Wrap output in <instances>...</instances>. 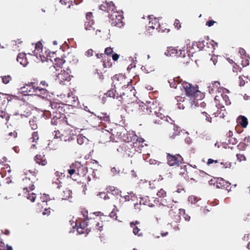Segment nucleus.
Instances as JSON below:
<instances>
[{"label": "nucleus", "instance_id": "1", "mask_svg": "<svg viewBox=\"0 0 250 250\" xmlns=\"http://www.w3.org/2000/svg\"><path fill=\"white\" fill-rule=\"evenodd\" d=\"M59 118H52L51 124L56 126L53 135L54 138L60 139L65 142L68 141L71 143V148H73L76 145L75 138L72 130L67 126L64 122Z\"/></svg>", "mask_w": 250, "mask_h": 250}, {"label": "nucleus", "instance_id": "2", "mask_svg": "<svg viewBox=\"0 0 250 250\" xmlns=\"http://www.w3.org/2000/svg\"><path fill=\"white\" fill-rule=\"evenodd\" d=\"M51 111H49L50 114H52V118H59L60 120L62 119L63 122H64L66 125L74 126L75 124L77 122V115L74 113L68 114L67 116L64 115L62 113L63 111L62 107L57 103H50Z\"/></svg>", "mask_w": 250, "mask_h": 250}, {"label": "nucleus", "instance_id": "3", "mask_svg": "<svg viewBox=\"0 0 250 250\" xmlns=\"http://www.w3.org/2000/svg\"><path fill=\"white\" fill-rule=\"evenodd\" d=\"M102 216H104L103 213L100 211L90 213L89 216L87 217V223L89 226L87 229L101 230L103 227Z\"/></svg>", "mask_w": 250, "mask_h": 250}, {"label": "nucleus", "instance_id": "4", "mask_svg": "<svg viewBox=\"0 0 250 250\" xmlns=\"http://www.w3.org/2000/svg\"><path fill=\"white\" fill-rule=\"evenodd\" d=\"M160 104L157 101H149L146 103H142L139 104L138 114L140 115H149L150 116L153 112H156L160 109Z\"/></svg>", "mask_w": 250, "mask_h": 250}, {"label": "nucleus", "instance_id": "5", "mask_svg": "<svg viewBox=\"0 0 250 250\" xmlns=\"http://www.w3.org/2000/svg\"><path fill=\"white\" fill-rule=\"evenodd\" d=\"M21 92L24 95H35L39 97V95L45 94L46 91L43 88L38 87V83L32 82L25 84L20 88Z\"/></svg>", "mask_w": 250, "mask_h": 250}, {"label": "nucleus", "instance_id": "6", "mask_svg": "<svg viewBox=\"0 0 250 250\" xmlns=\"http://www.w3.org/2000/svg\"><path fill=\"white\" fill-rule=\"evenodd\" d=\"M152 16H149L148 19L149 22L148 24V27L146 31V34H150L152 33V30L156 29L158 32H169L170 29H162V25L159 22V20L156 18H152Z\"/></svg>", "mask_w": 250, "mask_h": 250}, {"label": "nucleus", "instance_id": "7", "mask_svg": "<svg viewBox=\"0 0 250 250\" xmlns=\"http://www.w3.org/2000/svg\"><path fill=\"white\" fill-rule=\"evenodd\" d=\"M164 110L160 104V109L156 111V112H153L150 116L149 120L151 123L155 125H161L163 124L165 115H164Z\"/></svg>", "mask_w": 250, "mask_h": 250}, {"label": "nucleus", "instance_id": "8", "mask_svg": "<svg viewBox=\"0 0 250 250\" xmlns=\"http://www.w3.org/2000/svg\"><path fill=\"white\" fill-rule=\"evenodd\" d=\"M108 18L111 24L113 26L121 27L123 26V16L116 10L108 14Z\"/></svg>", "mask_w": 250, "mask_h": 250}, {"label": "nucleus", "instance_id": "9", "mask_svg": "<svg viewBox=\"0 0 250 250\" xmlns=\"http://www.w3.org/2000/svg\"><path fill=\"white\" fill-rule=\"evenodd\" d=\"M223 93L220 95H217L214 98V102L218 108H221L224 107L222 101L224 102V104L226 105H229L231 104V102L229 96L226 94V93H229V91L224 88L222 89Z\"/></svg>", "mask_w": 250, "mask_h": 250}, {"label": "nucleus", "instance_id": "10", "mask_svg": "<svg viewBox=\"0 0 250 250\" xmlns=\"http://www.w3.org/2000/svg\"><path fill=\"white\" fill-rule=\"evenodd\" d=\"M167 162L170 167H178L184 164V159L179 154L175 155L167 153Z\"/></svg>", "mask_w": 250, "mask_h": 250}, {"label": "nucleus", "instance_id": "11", "mask_svg": "<svg viewBox=\"0 0 250 250\" xmlns=\"http://www.w3.org/2000/svg\"><path fill=\"white\" fill-rule=\"evenodd\" d=\"M2 160L3 161H1V177L3 178L6 177L5 179L3 180V182H5L7 184H9L11 183V180L10 179L11 168L8 164H2L3 162H7L6 157H3Z\"/></svg>", "mask_w": 250, "mask_h": 250}, {"label": "nucleus", "instance_id": "12", "mask_svg": "<svg viewBox=\"0 0 250 250\" xmlns=\"http://www.w3.org/2000/svg\"><path fill=\"white\" fill-rule=\"evenodd\" d=\"M181 85L183 89L185 90L186 95L188 96L196 97L198 93H200L198 90V86H194L186 82H183Z\"/></svg>", "mask_w": 250, "mask_h": 250}, {"label": "nucleus", "instance_id": "13", "mask_svg": "<svg viewBox=\"0 0 250 250\" xmlns=\"http://www.w3.org/2000/svg\"><path fill=\"white\" fill-rule=\"evenodd\" d=\"M130 141L132 144L135 152H141L144 146L145 140L143 138L139 137L136 135L130 136Z\"/></svg>", "mask_w": 250, "mask_h": 250}, {"label": "nucleus", "instance_id": "14", "mask_svg": "<svg viewBox=\"0 0 250 250\" xmlns=\"http://www.w3.org/2000/svg\"><path fill=\"white\" fill-rule=\"evenodd\" d=\"M112 81L115 88L116 86L126 87L130 83L125 76L121 74L114 75L112 78Z\"/></svg>", "mask_w": 250, "mask_h": 250}, {"label": "nucleus", "instance_id": "15", "mask_svg": "<svg viewBox=\"0 0 250 250\" xmlns=\"http://www.w3.org/2000/svg\"><path fill=\"white\" fill-rule=\"evenodd\" d=\"M20 187L23 189L25 194L28 192L29 190L32 191L35 188L33 182L31 181L30 179L27 177L23 178L20 183Z\"/></svg>", "mask_w": 250, "mask_h": 250}, {"label": "nucleus", "instance_id": "16", "mask_svg": "<svg viewBox=\"0 0 250 250\" xmlns=\"http://www.w3.org/2000/svg\"><path fill=\"white\" fill-rule=\"evenodd\" d=\"M70 70L67 68V70H62L60 73L57 76V80L59 83L64 84L65 82H69L71 80V76L70 74Z\"/></svg>", "mask_w": 250, "mask_h": 250}, {"label": "nucleus", "instance_id": "17", "mask_svg": "<svg viewBox=\"0 0 250 250\" xmlns=\"http://www.w3.org/2000/svg\"><path fill=\"white\" fill-rule=\"evenodd\" d=\"M121 103L125 105V110L127 112L131 113L134 111H137L138 112L139 105L138 103L132 102L131 101H128L125 97L124 100L121 101Z\"/></svg>", "mask_w": 250, "mask_h": 250}, {"label": "nucleus", "instance_id": "18", "mask_svg": "<svg viewBox=\"0 0 250 250\" xmlns=\"http://www.w3.org/2000/svg\"><path fill=\"white\" fill-rule=\"evenodd\" d=\"M157 196L159 198H163V200H162V204L167 206L168 208H172V203H177V201H174L173 200H172L171 199H168V201H167V199L165 198H167V192L166 191L163 189V188H161L160 190H159L157 192Z\"/></svg>", "mask_w": 250, "mask_h": 250}, {"label": "nucleus", "instance_id": "19", "mask_svg": "<svg viewBox=\"0 0 250 250\" xmlns=\"http://www.w3.org/2000/svg\"><path fill=\"white\" fill-rule=\"evenodd\" d=\"M124 129L122 127L116 126L113 128L110 129L111 134L112 135V138L113 142H118V140L121 138L122 134V130Z\"/></svg>", "mask_w": 250, "mask_h": 250}, {"label": "nucleus", "instance_id": "20", "mask_svg": "<svg viewBox=\"0 0 250 250\" xmlns=\"http://www.w3.org/2000/svg\"><path fill=\"white\" fill-rule=\"evenodd\" d=\"M74 168L77 169V175L80 177H83L87 173V168L85 166L82 165L79 162L74 163Z\"/></svg>", "mask_w": 250, "mask_h": 250}, {"label": "nucleus", "instance_id": "21", "mask_svg": "<svg viewBox=\"0 0 250 250\" xmlns=\"http://www.w3.org/2000/svg\"><path fill=\"white\" fill-rule=\"evenodd\" d=\"M112 136L110 130L104 129L100 135V141L103 144L112 141Z\"/></svg>", "mask_w": 250, "mask_h": 250}, {"label": "nucleus", "instance_id": "22", "mask_svg": "<svg viewBox=\"0 0 250 250\" xmlns=\"http://www.w3.org/2000/svg\"><path fill=\"white\" fill-rule=\"evenodd\" d=\"M96 56L97 58L102 60L103 65L104 68H110L112 66V63L111 59L109 56H106L105 54H96Z\"/></svg>", "mask_w": 250, "mask_h": 250}, {"label": "nucleus", "instance_id": "23", "mask_svg": "<svg viewBox=\"0 0 250 250\" xmlns=\"http://www.w3.org/2000/svg\"><path fill=\"white\" fill-rule=\"evenodd\" d=\"M156 198L152 197V194L150 193L149 195L146 196L141 198L142 201L143 202L144 205H147L150 207H152L155 206L156 202Z\"/></svg>", "mask_w": 250, "mask_h": 250}, {"label": "nucleus", "instance_id": "24", "mask_svg": "<svg viewBox=\"0 0 250 250\" xmlns=\"http://www.w3.org/2000/svg\"><path fill=\"white\" fill-rule=\"evenodd\" d=\"M100 9L103 11L107 12L109 14L113 10H116V7L112 2H105L100 6Z\"/></svg>", "mask_w": 250, "mask_h": 250}, {"label": "nucleus", "instance_id": "25", "mask_svg": "<svg viewBox=\"0 0 250 250\" xmlns=\"http://www.w3.org/2000/svg\"><path fill=\"white\" fill-rule=\"evenodd\" d=\"M105 94L107 97L112 98L113 99H119V101L121 102L124 100V98L125 96V93H123V95L119 96L118 94L116 93V90L114 88H111L110 90H108Z\"/></svg>", "mask_w": 250, "mask_h": 250}, {"label": "nucleus", "instance_id": "26", "mask_svg": "<svg viewBox=\"0 0 250 250\" xmlns=\"http://www.w3.org/2000/svg\"><path fill=\"white\" fill-rule=\"evenodd\" d=\"M34 160L37 164L42 166H45L48 163L45 155L43 153L36 155L34 157Z\"/></svg>", "mask_w": 250, "mask_h": 250}, {"label": "nucleus", "instance_id": "27", "mask_svg": "<svg viewBox=\"0 0 250 250\" xmlns=\"http://www.w3.org/2000/svg\"><path fill=\"white\" fill-rule=\"evenodd\" d=\"M123 148L129 156H132L135 152L131 141L124 144Z\"/></svg>", "mask_w": 250, "mask_h": 250}, {"label": "nucleus", "instance_id": "28", "mask_svg": "<svg viewBox=\"0 0 250 250\" xmlns=\"http://www.w3.org/2000/svg\"><path fill=\"white\" fill-rule=\"evenodd\" d=\"M172 131L169 132L168 135L170 139H174L176 136L180 135L181 130L180 127L175 125H172Z\"/></svg>", "mask_w": 250, "mask_h": 250}, {"label": "nucleus", "instance_id": "29", "mask_svg": "<svg viewBox=\"0 0 250 250\" xmlns=\"http://www.w3.org/2000/svg\"><path fill=\"white\" fill-rule=\"evenodd\" d=\"M198 118L199 120L201 122L206 121L208 123L212 122V118L210 117L209 115L205 111H201V112L198 115Z\"/></svg>", "mask_w": 250, "mask_h": 250}, {"label": "nucleus", "instance_id": "30", "mask_svg": "<svg viewBox=\"0 0 250 250\" xmlns=\"http://www.w3.org/2000/svg\"><path fill=\"white\" fill-rule=\"evenodd\" d=\"M229 184L222 178H217L216 183L217 188H227L229 187Z\"/></svg>", "mask_w": 250, "mask_h": 250}, {"label": "nucleus", "instance_id": "31", "mask_svg": "<svg viewBox=\"0 0 250 250\" xmlns=\"http://www.w3.org/2000/svg\"><path fill=\"white\" fill-rule=\"evenodd\" d=\"M17 61L23 66H26L28 63L26 57V54L23 53H20L18 54Z\"/></svg>", "mask_w": 250, "mask_h": 250}, {"label": "nucleus", "instance_id": "32", "mask_svg": "<svg viewBox=\"0 0 250 250\" xmlns=\"http://www.w3.org/2000/svg\"><path fill=\"white\" fill-rule=\"evenodd\" d=\"M237 123L243 128H246L248 124L247 118L244 116L240 115L237 119Z\"/></svg>", "mask_w": 250, "mask_h": 250}, {"label": "nucleus", "instance_id": "33", "mask_svg": "<svg viewBox=\"0 0 250 250\" xmlns=\"http://www.w3.org/2000/svg\"><path fill=\"white\" fill-rule=\"evenodd\" d=\"M96 116V115H95ZM97 117L101 120L102 124H105L106 123H110V118L109 115L106 113H100L99 114L97 115Z\"/></svg>", "mask_w": 250, "mask_h": 250}, {"label": "nucleus", "instance_id": "34", "mask_svg": "<svg viewBox=\"0 0 250 250\" xmlns=\"http://www.w3.org/2000/svg\"><path fill=\"white\" fill-rule=\"evenodd\" d=\"M11 98L8 95L1 93V104L5 107H6Z\"/></svg>", "mask_w": 250, "mask_h": 250}, {"label": "nucleus", "instance_id": "35", "mask_svg": "<svg viewBox=\"0 0 250 250\" xmlns=\"http://www.w3.org/2000/svg\"><path fill=\"white\" fill-rule=\"evenodd\" d=\"M72 191L68 188H65L61 194V198L62 200H67L71 197Z\"/></svg>", "mask_w": 250, "mask_h": 250}, {"label": "nucleus", "instance_id": "36", "mask_svg": "<svg viewBox=\"0 0 250 250\" xmlns=\"http://www.w3.org/2000/svg\"><path fill=\"white\" fill-rule=\"evenodd\" d=\"M65 61L61 58H57L55 59V62L54 63V67L57 70V68H62L63 64L65 62Z\"/></svg>", "mask_w": 250, "mask_h": 250}, {"label": "nucleus", "instance_id": "37", "mask_svg": "<svg viewBox=\"0 0 250 250\" xmlns=\"http://www.w3.org/2000/svg\"><path fill=\"white\" fill-rule=\"evenodd\" d=\"M248 80L250 81V77L249 79L248 77L243 75L240 76L238 78V82L239 85L240 86H244L246 83L248 82Z\"/></svg>", "mask_w": 250, "mask_h": 250}, {"label": "nucleus", "instance_id": "38", "mask_svg": "<svg viewBox=\"0 0 250 250\" xmlns=\"http://www.w3.org/2000/svg\"><path fill=\"white\" fill-rule=\"evenodd\" d=\"M48 86V84L46 83L45 81H42L41 82L40 84H38V87H40L42 88H43L45 91V94H42V95H39V97H42L44 98V97L47 95V90L46 89V87Z\"/></svg>", "mask_w": 250, "mask_h": 250}, {"label": "nucleus", "instance_id": "39", "mask_svg": "<svg viewBox=\"0 0 250 250\" xmlns=\"http://www.w3.org/2000/svg\"><path fill=\"white\" fill-rule=\"evenodd\" d=\"M10 118L9 115L5 112L1 111V122L5 124H7V121Z\"/></svg>", "mask_w": 250, "mask_h": 250}, {"label": "nucleus", "instance_id": "40", "mask_svg": "<svg viewBox=\"0 0 250 250\" xmlns=\"http://www.w3.org/2000/svg\"><path fill=\"white\" fill-rule=\"evenodd\" d=\"M187 52L186 51L185 49H179L178 51V52L176 55V57H180L182 58H186L187 56L188 57H189V54H187Z\"/></svg>", "mask_w": 250, "mask_h": 250}, {"label": "nucleus", "instance_id": "41", "mask_svg": "<svg viewBox=\"0 0 250 250\" xmlns=\"http://www.w3.org/2000/svg\"><path fill=\"white\" fill-rule=\"evenodd\" d=\"M181 80L180 77H177L174 78L173 80V82H169L170 85L171 87H173L174 88H176L177 87V85L180 84L181 82Z\"/></svg>", "mask_w": 250, "mask_h": 250}, {"label": "nucleus", "instance_id": "42", "mask_svg": "<svg viewBox=\"0 0 250 250\" xmlns=\"http://www.w3.org/2000/svg\"><path fill=\"white\" fill-rule=\"evenodd\" d=\"M94 22L85 21L84 24V28L86 30L94 31L95 28L93 26Z\"/></svg>", "mask_w": 250, "mask_h": 250}, {"label": "nucleus", "instance_id": "43", "mask_svg": "<svg viewBox=\"0 0 250 250\" xmlns=\"http://www.w3.org/2000/svg\"><path fill=\"white\" fill-rule=\"evenodd\" d=\"M199 105H200V106L201 107H203L204 108L206 106V104L203 102H201V101H192L191 102V107H198L199 106Z\"/></svg>", "mask_w": 250, "mask_h": 250}, {"label": "nucleus", "instance_id": "44", "mask_svg": "<svg viewBox=\"0 0 250 250\" xmlns=\"http://www.w3.org/2000/svg\"><path fill=\"white\" fill-rule=\"evenodd\" d=\"M74 163L72 164L70 166V168L68 169L67 171L68 174L71 176L74 175V177L75 176V175H77V169L74 168Z\"/></svg>", "mask_w": 250, "mask_h": 250}, {"label": "nucleus", "instance_id": "45", "mask_svg": "<svg viewBox=\"0 0 250 250\" xmlns=\"http://www.w3.org/2000/svg\"><path fill=\"white\" fill-rule=\"evenodd\" d=\"M25 194V196L27 199L30 200L32 202H34L36 198V195L34 193H29V191L28 192H27Z\"/></svg>", "mask_w": 250, "mask_h": 250}, {"label": "nucleus", "instance_id": "46", "mask_svg": "<svg viewBox=\"0 0 250 250\" xmlns=\"http://www.w3.org/2000/svg\"><path fill=\"white\" fill-rule=\"evenodd\" d=\"M181 169L182 171L179 173L180 175H183L185 178L188 177V172H187V166L186 165H181Z\"/></svg>", "mask_w": 250, "mask_h": 250}, {"label": "nucleus", "instance_id": "47", "mask_svg": "<svg viewBox=\"0 0 250 250\" xmlns=\"http://www.w3.org/2000/svg\"><path fill=\"white\" fill-rule=\"evenodd\" d=\"M32 142H37L39 139V136L38 131H34L32 134V137L30 139Z\"/></svg>", "mask_w": 250, "mask_h": 250}, {"label": "nucleus", "instance_id": "48", "mask_svg": "<svg viewBox=\"0 0 250 250\" xmlns=\"http://www.w3.org/2000/svg\"><path fill=\"white\" fill-rule=\"evenodd\" d=\"M178 50V47H170L168 48V51L170 55L176 56Z\"/></svg>", "mask_w": 250, "mask_h": 250}, {"label": "nucleus", "instance_id": "49", "mask_svg": "<svg viewBox=\"0 0 250 250\" xmlns=\"http://www.w3.org/2000/svg\"><path fill=\"white\" fill-rule=\"evenodd\" d=\"M249 64V60L246 56L242 57L241 65L243 67L246 66Z\"/></svg>", "mask_w": 250, "mask_h": 250}, {"label": "nucleus", "instance_id": "50", "mask_svg": "<svg viewBox=\"0 0 250 250\" xmlns=\"http://www.w3.org/2000/svg\"><path fill=\"white\" fill-rule=\"evenodd\" d=\"M42 45L41 42H38L35 45V50L34 51V54L37 56L38 52L40 50H42Z\"/></svg>", "mask_w": 250, "mask_h": 250}, {"label": "nucleus", "instance_id": "51", "mask_svg": "<svg viewBox=\"0 0 250 250\" xmlns=\"http://www.w3.org/2000/svg\"><path fill=\"white\" fill-rule=\"evenodd\" d=\"M1 77L2 83L4 84H7L12 80V77L9 75Z\"/></svg>", "mask_w": 250, "mask_h": 250}, {"label": "nucleus", "instance_id": "52", "mask_svg": "<svg viewBox=\"0 0 250 250\" xmlns=\"http://www.w3.org/2000/svg\"><path fill=\"white\" fill-rule=\"evenodd\" d=\"M29 125L31 128L33 130L36 129L38 128L36 121L34 119H31L29 121Z\"/></svg>", "mask_w": 250, "mask_h": 250}, {"label": "nucleus", "instance_id": "53", "mask_svg": "<svg viewBox=\"0 0 250 250\" xmlns=\"http://www.w3.org/2000/svg\"><path fill=\"white\" fill-rule=\"evenodd\" d=\"M132 228H133V232L135 235H137L138 236L142 235L141 229H139L137 226H133V227Z\"/></svg>", "mask_w": 250, "mask_h": 250}, {"label": "nucleus", "instance_id": "54", "mask_svg": "<svg viewBox=\"0 0 250 250\" xmlns=\"http://www.w3.org/2000/svg\"><path fill=\"white\" fill-rule=\"evenodd\" d=\"M71 97L70 95V93H69L68 94V99L66 101V102L67 103L68 105H72L73 104H75L77 101H76L75 98L74 97H72V98L73 100H70V98Z\"/></svg>", "mask_w": 250, "mask_h": 250}, {"label": "nucleus", "instance_id": "55", "mask_svg": "<svg viewBox=\"0 0 250 250\" xmlns=\"http://www.w3.org/2000/svg\"><path fill=\"white\" fill-rule=\"evenodd\" d=\"M179 214L181 215H185L184 218L185 220L188 221L190 220V216H188V214H186L185 210L184 209H179Z\"/></svg>", "mask_w": 250, "mask_h": 250}, {"label": "nucleus", "instance_id": "56", "mask_svg": "<svg viewBox=\"0 0 250 250\" xmlns=\"http://www.w3.org/2000/svg\"><path fill=\"white\" fill-rule=\"evenodd\" d=\"M80 228L82 229H83L86 227H89L88 223H87V218H85L84 220L80 223L79 224Z\"/></svg>", "mask_w": 250, "mask_h": 250}, {"label": "nucleus", "instance_id": "57", "mask_svg": "<svg viewBox=\"0 0 250 250\" xmlns=\"http://www.w3.org/2000/svg\"><path fill=\"white\" fill-rule=\"evenodd\" d=\"M238 142L237 139L236 137H232L228 139V143L231 145H236Z\"/></svg>", "mask_w": 250, "mask_h": 250}, {"label": "nucleus", "instance_id": "58", "mask_svg": "<svg viewBox=\"0 0 250 250\" xmlns=\"http://www.w3.org/2000/svg\"><path fill=\"white\" fill-rule=\"evenodd\" d=\"M113 52V48L110 47H108L105 49L104 54H105V55L106 56H109L112 54Z\"/></svg>", "mask_w": 250, "mask_h": 250}, {"label": "nucleus", "instance_id": "59", "mask_svg": "<svg viewBox=\"0 0 250 250\" xmlns=\"http://www.w3.org/2000/svg\"><path fill=\"white\" fill-rule=\"evenodd\" d=\"M86 21H92L94 22V20L93 19V15L91 12H88L86 14Z\"/></svg>", "mask_w": 250, "mask_h": 250}, {"label": "nucleus", "instance_id": "60", "mask_svg": "<svg viewBox=\"0 0 250 250\" xmlns=\"http://www.w3.org/2000/svg\"><path fill=\"white\" fill-rule=\"evenodd\" d=\"M237 159L238 161L240 162L242 161H246V157L243 154H237L236 155Z\"/></svg>", "mask_w": 250, "mask_h": 250}, {"label": "nucleus", "instance_id": "61", "mask_svg": "<svg viewBox=\"0 0 250 250\" xmlns=\"http://www.w3.org/2000/svg\"><path fill=\"white\" fill-rule=\"evenodd\" d=\"M241 70V68L237 64L235 63L233 65L232 71L234 72L237 73L238 72H240Z\"/></svg>", "mask_w": 250, "mask_h": 250}, {"label": "nucleus", "instance_id": "62", "mask_svg": "<svg viewBox=\"0 0 250 250\" xmlns=\"http://www.w3.org/2000/svg\"><path fill=\"white\" fill-rule=\"evenodd\" d=\"M246 146H247V145H246V144L245 143H243V142H240L237 146L238 149L241 150H245Z\"/></svg>", "mask_w": 250, "mask_h": 250}, {"label": "nucleus", "instance_id": "63", "mask_svg": "<svg viewBox=\"0 0 250 250\" xmlns=\"http://www.w3.org/2000/svg\"><path fill=\"white\" fill-rule=\"evenodd\" d=\"M84 140V137L82 136V135H79L77 137V141L78 144L80 145H82Z\"/></svg>", "mask_w": 250, "mask_h": 250}, {"label": "nucleus", "instance_id": "64", "mask_svg": "<svg viewBox=\"0 0 250 250\" xmlns=\"http://www.w3.org/2000/svg\"><path fill=\"white\" fill-rule=\"evenodd\" d=\"M174 25L175 28H176L177 29H179L181 26V23L179 20L176 19L174 22Z\"/></svg>", "mask_w": 250, "mask_h": 250}]
</instances>
